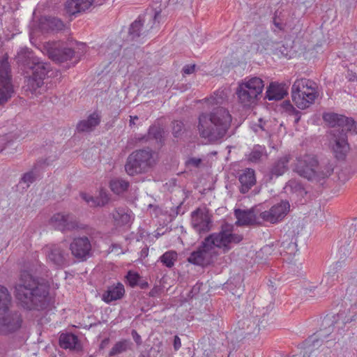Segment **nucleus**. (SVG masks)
<instances>
[{
	"mask_svg": "<svg viewBox=\"0 0 357 357\" xmlns=\"http://www.w3.org/2000/svg\"><path fill=\"white\" fill-rule=\"evenodd\" d=\"M14 294L18 303L26 310L43 309L47 300L50 285L35 279L27 271L21 272Z\"/></svg>",
	"mask_w": 357,
	"mask_h": 357,
	"instance_id": "obj_1",
	"label": "nucleus"
},
{
	"mask_svg": "<svg viewBox=\"0 0 357 357\" xmlns=\"http://www.w3.org/2000/svg\"><path fill=\"white\" fill-rule=\"evenodd\" d=\"M231 121V115L227 109L217 107L210 114L202 113L199 115L198 130L202 137L214 142L226 135Z\"/></svg>",
	"mask_w": 357,
	"mask_h": 357,
	"instance_id": "obj_2",
	"label": "nucleus"
},
{
	"mask_svg": "<svg viewBox=\"0 0 357 357\" xmlns=\"http://www.w3.org/2000/svg\"><path fill=\"white\" fill-rule=\"evenodd\" d=\"M323 119L334 129L331 144L335 158L344 159L349 150L346 133L348 131L356 132V124L352 119L333 112L324 114Z\"/></svg>",
	"mask_w": 357,
	"mask_h": 357,
	"instance_id": "obj_3",
	"label": "nucleus"
},
{
	"mask_svg": "<svg viewBox=\"0 0 357 357\" xmlns=\"http://www.w3.org/2000/svg\"><path fill=\"white\" fill-rule=\"evenodd\" d=\"M293 170L301 177L320 183L332 174L333 167L331 165L319 167L314 155L305 153L296 158Z\"/></svg>",
	"mask_w": 357,
	"mask_h": 357,
	"instance_id": "obj_4",
	"label": "nucleus"
},
{
	"mask_svg": "<svg viewBox=\"0 0 357 357\" xmlns=\"http://www.w3.org/2000/svg\"><path fill=\"white\" fill-rule=\"evenodd\" d=\"M291 96L298 108L307 109L315 102L319 96L318 85L310 79H297L291 86Z\"/></svg>",
	"mask_w": 357,
	"mask_h": 357,
	"instance_id": "obj_5",
	"label": "nucleus"
},
{
	"mask_svg": "<svg viewBox=\"0 0 357 357\" xmlns=\"http://www.w3.org/2000/svg\"><path fill=\"white\" fill-rule=\"evenodd\" d=\"M264 88V81L257 77H247L238 83L236 90L238 103L244 108L257 104Z\"/></svg>",
	"mask_w": 357,
	"mask_h": 357,
	"instance_id": "obj_6",
	"label": "nucleus"
},
{
	"mask_svg": "<svg viewBox=\"0 0 357 357\" xmlns=\"http://www.w3.org/2000/svg\"><path fill=\"white\" fill-rule=\"evenodd\" d=\"M155 153L151 150L139 149L133 151L125 165L128 174L134 176L148 172L156 163Z\"/></svg>",
	"mask_w": 357,
	"mask_h": 357,
	"instance_id": "obj_7",
	"label": "nucleus"
},
{
	"mask_svg": "<svg viewBox=\"0 0 357 357\" xmlns=\"http://www.w3.org/2000/svg\"><path fill=\"white\" fill-rule=\"evenodd\" d=\"M32 75L26 80L25 90L30 92L31 96H37L41 93L43 80L50 69L47 63L40 61L38 59H33L32 62Z\"/></svg>",
	"mask_w": 357,
	"mask_h": 357,
	"instance_id": "obj_8",
	"label": "nucleus"
},
{
	"mask_svg": "<svg viewBox=\"0 0 357 357\" xmlns=\"http://www.w3.org/2000/svg\"><path fill=\"white\" fill-rule=\"evenodd\" d=\"M243 240V236L234 234L229 229H224L218 233H213L204 241V246L206 248H214L222 249L225 252L231 249V244H237Z\"/></svg>",
	"mask_w": 357,
	"mask_h": 357,
	"instance_id": "obj_9",
	"label": "nucleus"
},
{
	"mask_svg": "<svg viewBox=\"0 0 357 357\" xmlns=\"http://www.w3.org/2000/svg\"><path fill=\"white\" fill-rule=\"evenodd\" d=\"M290 204L287 200H282L272 206L269 210H263L261 208V218L262 223H270L272 225L282 222L290 211Z\"/></svg>",
	"mask_w": 357,
	"mask_h": 357,
	"instance_id": "obj_10",
	"label": "nucleus"
},
{
	"mask_svg": "<svg viewBox=\"0 0 357 357\" xmlns=\"http://www.w3.org/2000/svg\"><path fill=\"white\" fill-rule=\"evenodd\" d=\"M10 67L7 58L0 61V104L6 102L13 93Z\"/></svg>",
	"mask_w": 357,
	"mask_h": 357,
	"instance_id": "obj_11",
	"label": "nucleus"
},
{
	"mask_svg": "<svg viewBox=\"0 0 357 357\" xmlns=\"http://www.w3.org/2000/svg\"><path fill=\"white\" fill-rule=\"evenodd\" d=\"M43 47L48 57L56 63L70 60L74 55V51L72 49L64 47L63 43L59 41L47 42Z\"/></svg>",
	"mask_w": 357,
	"mask_h": 357,
	"instance_id": "obj_12",
	"label": "nucleus"
},
{
	"mask_svg": "<svg viewBox=\"0 0 357 357\" xmlns=\"http://www.w3.org/2000/svg\"><path fill=\"white\" fill-rule=\"evenodd\" d=\"M22 318L17 311L10 309L3 313H0V331L3 335H8L17 331L22 325Z\"/></svg>",
	"mask_w": 357,
	"mask_h": 357,
	"instance_id": "obj_13",
	"label": "nucleus"
},
{
	"mask_svg": "<svg viewBox=\"0 0 357 357\" xmlns=\"http://www.w3.org/2000/svg\"><path fill=\"white\" fill-rule=\"evenodd\" d=\"M49 224L55 229L66 231L78 229L79 223L76 218L68 213H56L50 219Z\"/></svg>",
	"mask_w": 357,
	"mask_h": 357,
	"instance_id": "obj_14",
	"label": "nucleus"
},
{
	"mask_svg": "<svg viewBox=\"0 0 357 357\" xmlns=\"http://www.w3.org/2000/svg\"><path fill=\"white\" fill-rule=\"evenodd\" d=\"M261 205L252 207L248 211L235 210V215L238 225H263L260 213Z\"/></svg>",
	"mask_w": 357,
	"mask_h": 357,
	"instance_id": "obj_15",
	"label": "nucleus"
},
{
	"mask_svg": "<svg viewBox=\"0 0 357 357\" xmlns=\"http://www.w3.org/2000/svg\"><path fill=\"white\" fill-rule=\"evenodd\" d=\"M91 244L86 236L75 238L70 245L72 255L79 261H86L91 255Z\"/></svg>",
	"mask_w": 357,
	"mask_h": 357,
	"instance_id": "obj_16",
	"label": "nucleus"
},
{
	"mask_svg": "<svg viewBox=\"0 0 357 357\" xmlns=\"http://www.w3.org/2000/svg\"><path fill=\"white\" fill-rule=\"evenodd\" d=\"M211 215L206 210L197 208L192 213V225L199 234L208 231L211 228Z\"/></svg>",
	"mask_w": 357,
	"mask_h": 357,
	"instance_id": "obj_17",
	"label": "nucleus"
},
{
	"mask_svg": "<svg viewBox=\"0 0 357 357\" xmlns=\"http://www.w3.org/2000/svg\"><path fill=\"white\" fill-rule=\"evenodd\" d=\"M48 261L57 267H62L66 264V251L61 245H50L44 248Z\"/></svg>",
	"mask_w": 357,
	"mask_h": 357,
	"instance_id": "obj_18",
	"label": "nucleus"
},
{
	"mask_svg": "<svg viewBox=\"0 0 357 357\" xmlns=\"http://www.w3.org/2000/svg\"><path fill=\"white\" fill-rule=\"evenodd\" d=\"M241 183L240 192L243 194L248 192L256 183L255 172L251 168L243 169L238 176Z\"/></svg>",
	"mask_w": 357,
	"mask_h": 357,
	"instance_id": "obj_19",
	"label": "nucleus"
},
{
	"mask_svg": "<svg viewBox=\"0 0 357 357\" xmlns=\"http://www.w3.org/2000/svg\"><path fill=\"white\" fill-rule=\"evenodd\" d=\"M93 3V0H67L65 8L68 14L75 15L89 9Z\"/></svg>",
	"mask_w": 357,
	"mask_h": 357,
	"instance_id": "obj_20",
	"label": "nucleus"
},
{
	"mask_svg": "<svg viewBox=\"0 0 357 357\" xmlns=\"http://www.w3.org/2000/svg\"><path fill=\"white\" fill-rule=\"evenodd\" d=\"M125 294L124 286L118 282L116 284L109 286L107 289L102 294V300L106 303H110L121 299Z\"/></svg>",
	"mask_w": 357,
	"mask_h": 357,
	"instance_id": "obj_21",
	"label": "nucleus"
},
{
	"mask_svg": "<svg viewBox=\"0 0 357 357\" xmlns=\"http://www.w3.org/2000/svg\"><path fill=\"white\" fill-rule=\"evenodd\" d=\"M280 252L283 260L291 264L294 261V258L298 252L297 244L292 241H284L281 244Z\"/></svg>",
	"mask_w": 357,
	"mask_h": 357,
	"instance_id": "obj_22",
	"label": "nucleus"
},
{
	"mask_svg": "<svg viewBox=\"0 0 357 357\" xmlns=\"http://www.w3.org/2000/svg\"><path fill=\"white\" fill-rule=\"evenodd\" d=\"M211 250V248H204L203 242L202 246L197 250L191 253L188 261L195 265L204 266L209 263L207 256Z\"/></svg>",
	"mask_w": 357,
	"mask_h": 357,
	"instance_id": "obj_23",
	"label": "nucleus"
},
{
	"mask_svg": "<svg viewBox=\"0 0 357 357\" xmlns=\"http://www.w3.org/2000/svg\"><path fill=\"white\" fill-rule=\"evenodd\" d=\"M80 196L91 207L105 206L109 200L108 194L104 190H100L96 197L90 196L85 192H81Z\"/></svg>",
	"mask_w": 357,
	"mask_h": 357,
	"instance_id": "obj_24",
	"label": "nucleus"
},
{
	"mask_svg": "<svg viewBox=\"0 0 357 357\" xmlns=\"http://www.w3.org/2000/svg\"><path fill=\"white\" fill-rule=\"evenodd\" d=\"M40 29L45 31H61L64 29L63 22L56 17H43L40 20Z\"/></svg>",
	"mask_w": 357,
	"mask_h": 357,
	"instance_id": "obj_25",
	"label": "nucleus"
},
{
	"mask_svg": "<svg viewBox=\"0 0 357 357\" xmlns=\"http://www.w3.org/2000/svg\"><path fill=\"white\" fill-rule=\"evenodd\" d=\"M114 225L116 226H123L129 224L130 215L128 210L125 208H116L112 213Z\"/></svg>",
	"mask_w": 357,
	"mask_h": 357,
	"instance_id": "obj_26",
	"label": "nucleus"
},
{
	"mask_svg": "<svg viewBox=\"0 0 357 357\" xmlns=\"http://www.w3.org/2000/svg\"><path fill=\"white\" fill-rule=\"evenodd\" d=\"M286 95L287 92L283 86L276 82L271 83L266 91L267 98L270 100H281L284 98Z\"/></svg>",
	"mask_w": 357,
	"mask_h": 357,
	"instance_id": "obj_27",
	"label": "nucleus"
},
{
	"mask_svg": "<svg viewBox=\"0 0 357 357\" xmlns=\"http://www.w3.org/2000/svg\"><path fill=\"white\" fill-rule=\"evenodd\" d=\"M290 160L289 155H284L278 158L273 164L271 173L275 176H282L288 169V164Z\"/></svg>",
	"mask_w": 357,
	"mask_h": 357,
	"instance_id": "obj_28",
	"label": "nucleus"
},
{
	"mask_svg": "<svg viewBox=\"0 0 357 357\" xmlns=\"http://www.w3.org/2000/svg\"><path fill=\"white\" fill-rule=\"evenodd\" d=\"M100 123V116L96 113L91 114L86 120L80 121L77 124V130L81 132H89Z\"/></svg>",
	"mask_w": 357,
	"mask_h": 357,
	"instance_id": "obj_29",
	"label": "nucleus"
},
{
	"mask_svg": "<svg viewBox=\"0 0 357 357\" xmlns=\"http://www.w3.org/2000/svg\"><path fill=\"white\" fill-rule=\"evenodd\" d=\"M227 98V91L225 89H218L209 98L204 100L208 107L222 105Z\"/></svg>",
	"mask_w": 357,
	"mask_h": 357,
	"instance_id": "obj_30",
	"label": "nucleus"
},
{
	"mask_svg": "<svg viewBox=\"0 0 357 357\" xmlns=\"http://www.w3.org/2000/svg\"><path fill=\"white\" fill-rule=\"evenodd\" d=\"M59 344L63 349H75L79 344V340L75 335L62 333L59 337Z\"/></svg>",
	"mask_w": 357,
	"mask_h": 357,
	"instance_id": "obj_31",
	"label": "nucleus"
},
{
	"mask_svg": "<svg viewBox=\"0 0 357 357\" xmlns=\"http://www.w3.org/2000/svg\"><path fill=\"white\" fill-rule=\"evenodd\" d=\"M131 345L132 343L129 340L122 339L117 341L109 350L108 356L113 357L126 352L128 350L130 349Z\"/></svg>",
	"mask_w": 357,
	"mask_h": 357,
	"instance_id": "obj_32",
	"label": "nucleus"
},
{
	"mask_svg": "<svg viewBox=\"0 0 357 357\" xmlns=\"http://www.w3.org/2000/svg\"><path fill=\"white\" fill-rule=\"evenodd\" d=\"M12 303V297L8 289L0 284V313L8 311Z\"/></svg>",
	"mask_w": 357,
	"mask_h": 357,
	"instance_id": "obj_33",
	"label": "nucleus"
},
{
	"mask_svg": "<svg viewBox=\"0 0 357 357\" xmlns=\"http://www.w3.org/2000/svg\"><path fill=\"white\" fill-rule=\"evenodd\" d=\"M109 187L114 193L119 195L128 190L129 183L123 179L116 178L110 181Z\"/></svg>",
	"mask_w": 357,
	"mask_h": 357,
	"instance_id": "obj_34",
	"label": "nucleus"
},
{
	"mask_svg": "<svg viewBox=\"0 0 357 357\" xmlns=\"http://www.w3.org/2000/svg\"><path fill=\"white\" fill-rule=\"evenodd\" d=\"M178 254L174 250L165 252L160 257V261L167 268H172L177 261Z\"/></svg>",
	"mask_w": 357,
	"mask_h": 357,
	"instance_id": "obj_35",
	"label": "nucleus"
},
{
	"mask_svg": "<svg viewBox=\"0 0 357 357\" xmlns=\"http://www.w3.org/2000/svg\"><path fill=\"white\" fill-rule=\"evenodd\" d=\"M164 131L163 130L158 126H151L149 129V132L147 135V138L146 140H148L149 139H154L156 141L161 142V139L162 138Z\"/></svg>",
	"mask_w": 357,
	"mask_h": 357,
	"instance_id": "obj_36",
	"label": "nucleus"
},
{
	"mask_svg": "<svg viewBox=\"0 0 357 357\" xmlns=\"http://www.w3.org/2000/svg\"><path fill=\"white\" fill-rule=\"evenodd\" d=\"M264 152V148L260 146H255L248 155V160L253 162L260 160Z\"/></svg>",
	"mask_w": 357,
	"mask_h": 357,
	"instance_id": "obj_37",
	"label": "nucleus"
},
{
	"mask_svg": "<svg viewBox=\"0 0 357 357\" xmlns=\"http://www.w3.org/2000/svg\"><path fill=\"white\" fill-rule=\"evenodd\" d=\"M36 169L34 168L31 171L24 174L20 183H23L26 185V187H29L30 183H32L35 181L37 176H38V174H36Z\"/></svg>",
	"mask_w": 357,
	"mask_h": 357,
	"instance_id": "obj_38",
	"label": "nucleus"
},
{
	"mask_svg": "<svg viewBox=\"0 0 357 357\" xmlns=\"http://www.w3.org/2000/svg\"><path fill=\"white\" fill-rule=\"evenodd\" d=\"M139 278V275L137 273L132 271H129L126 275L128 282L129 285L132 287H134L137 285Z\"/></svg>",
	"mask_w": 357,
	"mask_h": 357,
	"instance_id": "obj_39",
	"label": "nucleus"
},
{
	"mask_svg": "<svg viewBox=\"0 0 357 357\" xmlns=\"http://www.w3.org/2000/svg\"><path fill=\"white\" fill-rule=\"evenodd\" d=\"M142 27V23L141 20H135L130 27L129 33L132 36V37L139 36L140 30Z\"/></svg>",
	"mask_w": 357,
	"mask_h": 357,
	"instance_id": "obj_40",
	"label": "nucleus"
},
{
	"mask_svg": "<svg viewBox=\"0 0 357 357\" xmlns=\"http://www.w3.org/2000/svg\"><path fill=\"white\" fill-rule=\"evenodd\" d=\"M183 128V123L181 121H176L173 122V134L174 137H177L179 136Z\"/></svg>",
	"mask_w": 357,
	"mask_h": 357,
	"instance_id": "obj_41",
	"label": "nucleus"
},
{
	"mask_svg": "<svg viewBox=\"0 0 357 357\" xmlns=\"http://www.w3.org/2000/svg\"><path fill=\"white\" fill-rule=\"evenodd\" d=\"M202 162L200 158H190L185 161V165L187 167H198Z\"/></svg>",
	"mask_w": 357,
	"mask_h": 357,
	"instance_id": "obj_42",
	"label": "nucleus"
},
{
	"mask_svg": "<svg viewBox=\"0 0 357 357\" xmlns=\"http://www.w3.org/2000/svg\"><path fill=\"white\" fill-rule=\"evenodd\" d=\"M131 334L136 344L137 345H140L142 344V338L141 336L138 334V333L135 330H132Z\"/></svg>",
	"mask_w": 357,
	"mask_h": 357,
	"instance_id": "obj_43",
	"label": "nucleus"
},
{
	"mask_svg": "<svg viewBox=\"0 0 357 357\" xmlns=\"http://www.w3.org/2000/svg\"><path fill=\"white\" fill-rule=\"evenodd\" d=\"M195 65L193 64V65H188V66H185L183 69V71L185 74H191L192 73H194L195 71Z\"/></svg>",
	"mask_w": 357,
	"mask_h": 357,
	"instance_id": "obj_44",
	"label": "nucleus"
},
{
	"mask_svg": "<svg viewBox=\"0 0 357 357\" xmlns=\"http://www.w3.org/2000/svg\"><path fill=\"white\" fill-rule=\"evenodd\" d=\"M181 347V341L178 336L176 335L174 339V348L178 351Z\"/></svg>",
	"mask_w": 357,
	"mask_h": 357,
	"instance_id": "obj_45",
	"label": "nucleus"
},
{
	"mask_svg": "<svg viewBox=\"0 0 357 357\" xmlns=\"http://www.w3.org/2000/svg\"><path fill=\"white\" fill-rule=\"evenodd\" d=\"M334 275H331L330 274L327 273L325 275L322 279L321 284L326 283V284L329 282L334 281Z\"/></svg>",
	"mask_w": 357,
	"mask_h": 357,
	"instance_id": "obj_46",
	"label": "nucleus"
},
{
	"mask_svg": "<svg viewBox=\"0 0 357 357\" xmlns=\"http://www.w3.org/2000/svg\"><path fill=\"white\" fill-rule=\"evenodd\" d=\"M109 343V338L107 337L102 340L100 344V349H105Z\"/></svg>",
	"mask_w": 357,
	"mask_h": 357,
	"instance_id": "obj_47",
	"label": "nucleus"
},
{
	"mask_svg": "<svg viewBox=\"0 0 357 357\" xmlns=\"http://www.w3.org/2000/svg\"><path fill=\"white\" fill-rule=\"evenodd\" d=\"M273 23L276 27H278L280 29H282V24L277 21V19L275 17L273 19Z\"/></svg>",
	"mask_w": 357,
	"mask_h": 357,
	"instance_id": "obj_48",
	"label": "nucleus"
},
{
	"mask_svg": "<svg viewBox=\"0 0 357 357\" xmlns=\"http://www.w3.org/2000/svg\"><path fill=\"white\" fill-rule=\"evenodd\" d=\"M161 10H158V11H155V15H154V20H157L158 17L159 16Z\"/></svg>",
	"mask_w": 357,
	"mask_h": 357,
	"instance_id": "obj_49",
	"label": "nucleus"
},
{
	"mask_svg": "<svg viewBox=\"0 0 357 357\" xmlns=\"http://www.w3.org/2000/svg\"><path fill=\"white\" fill-rule=\"evenodd\" d=\"M135 124V121L132 119V116H130V126H132Z\"/></svg>",
	"mask_w": 357,
	"mask_h": 357,
	"instance_id": "obj_50",
	"label": "nucleus"
},
{
	"mask_svg": "<svg viewBox=\"0 0 357 357\" xmlns=\"http://www.w3.org/2000/svg\"><path fill=\"white\" fill-rule=\"evenodd\" d=\"M132 119L135 121V120H137L138 119V116H132Z\"/></svg>",
	"mask_w": 357,
	"mask_h": 357,
	"instance_id": "obj_51",
	"label": "nucleus"
},
{
	"mask_svg": "<svg viewBox=\"0 0 357 357\" xmlns=\"http://www.w3.org/2000/svg\"><path fill=\"white\" fill-rule=\"evenodd\" d=\"M3 149V147H0V152L2 151Z\"/></svg>",
	"mask_w": 357,
	"mask_h": 357,
	"instance_id": "obj_52",
	"label": "nucleus"
},
{
	"mask_svg": "<svg viewBox=\"0 0 357 357\" xmlns=\"http://www.w3.org/2000/svg\"><path fill=\"white\" fill-rule=\"evenodd\" d=\"M0 141L3 142H5V139H1Z\"/></svg>",
	"mask_w": 357,
	"mask_h": 357,
	"instance_id": "obj_53",
	"label": "nucleus"
}]
</instances>
